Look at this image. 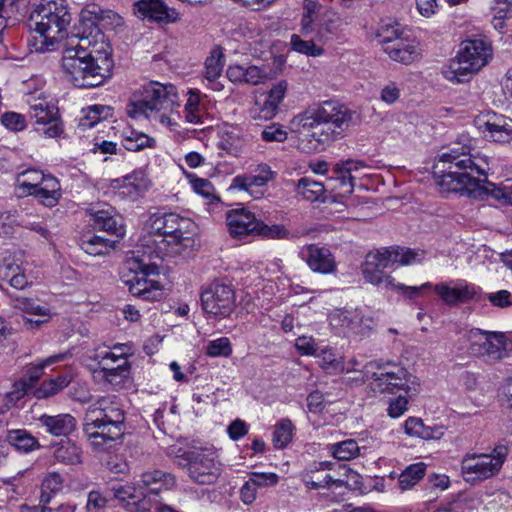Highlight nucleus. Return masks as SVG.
Segmentation results:
<instances>
[{
  "instance_id": "ea45409f",
  "label": "nucleus",
  "mask_w": 512,
  "mask_h": 512,
  "mask_svg": "<svg viewBox=\"0 0 512 512\" xmlns=\"http://www.w3.org/2000/svg\"><path fill=\"white\" fill-rule=\"evenodd\" d=\"M296 194L305 200L314 202L321 200L325 193L324 184L309 177L298 180L295 186Z\"/></svg>"
},
{
  "instance_id": "a878e982",
  "label": "nucleus",
  "mask_w": 512,
  "mask_h": 512,
  "mask_svg": "<svg viewBox=\"0 0 512 512\" xmlns=\"http://www.w3.org/2000/svg\"><path fill=\"white\" fill-rule=\"evenodd\" d=\"M306 252V263L313 272L320 274L336 272L337 263L328 248L310 244L306 247Z\"/></svg>"
},
{
  "instance_id": "a211bd4d",
  "label": "nucleus",
  "mask_w": 512,
  "mask_h": 512,
  "mask_svg": "<svg viewBox=\"0 0 512 512\" xmlns=\"http://www.w3.org/2000/svg\"><path fill=\"white\" fill-rule=\"evenodd\" d=\"M328 319L332 326L360 336L368 335L374 325L373 318L361 309H334Z\"/></svg>"
},
{
  "instance_id": "39448f33",
  "label": "nucleus",
  "mask_w": 512,
  "mask_h": 512,
  "mask_svg": "<svg viewBox=\"0 0 512 512\" xmlns=\"http://www.w3.org/2000/svg\"><path fill=\"white\" fill-rule=\"evenodd\" d=\"M124 412L112 399L101 398L88 406L83 432L95 452L106 451L123 436Z\"/></svg>"
},
{
  "instance_id": "f3484780",
  "label": "nucleus",
  "mask_w": 512,
  "mask_h": 512,
  "mask_svg": "<svg viewBox=\"0 0 512 512\" xmlns=\"http://www.w3.org/2000/svg\"><path fill=\"white\" fill-rule=\"evenodd\" d=\"M29 113L37 125H42V132L49 138H55L62 133V125L58 117V108L45 97L32 96L28 98Z\"/></svg>"
},
{
  "instance_id": "7c9ffc66",
  "label": "nucleus",
  "mask_w": 512,
  "mask_h": 512,
  "mask_svg": "<svg viewBox=\"0 0 512 512\" xmlns=\"http://www.w3.org/2000/svg\"><path fill=\"white\" fill-rule=\"evenodd\" d=\"M94 359L98 361L99 364V369L95 370L94 373L97 377L103 378L108 383L116 385L128 377V361H122V363H118L116 366H111L109 365L110 360L107 356H102V358H96V356H94Z\"/></svg>"
},
{
  "instance_id": "338daca9",
  "label": "nucleus",
  "mask_w": 512,
  "mask_h": 512,
  "mask_svg": "<svg viewBox=\"0 0 512 512\" xmlns=\"http://www.w3.org/2000/svg\"><path fill=\"white\" fill-rule=\"evenodd\" d=\"M2 124L12 131H22L26 128L24 115L16 112H7L1 117Z\"/></svg>"
},
{
  "instance_id": "c03bdc74",
  "label": "nucleus",
  "mask_w": 512,
  "mask_h": 512,
  "mask_svg": "<svg viewBox=\"0 0 512 512\" xmlns=\"http://www.w3.org/2000/svg\"><path fill=\"white\" fill-rule=\"evenodd\" d=\"M393 264H399L402 266L418 264L425 258V252L423 250H414L405 247H387Z\"/></svg>"
},
{
  "instance_id": "13d9d810",
  "label": "nucleus",
  "mask_w": 512,
  "mask_h": 512,
  "mask_svg": "<svg viewBox=\"0 0 512 512\" xmlns=\"http://www.w3.org/2000/svg\"><path fill=\"white\" fill-rule=\"evenodd\" d=\"M232 344L227 337H220L207 343L205 353L209 357H230Z\"/></svg>"
},
{
  "instance_id": "a19ab883",
  "label": "nucleus",
  "mask_w": 512,
  "mask_h": 512,
  "mask_svg": "<svg viewBox=\"0 0 512 512\" xmlns=\"http://www.w3.org/2000/svg\"><path fill=\"white\" fill-rule=\"evenodd\" d=\"M315 357L320 359V366L329 373L349 374L352 371L351 368H346L344 366L342 358L337 357L333 350L328 346L319 348Z\"/></svg>"
},
{
  "instance_id": "c756f323",
  "label": "nucleus",
  "mask_w": 512,
  "mask_h": 512,
  "mask_svg": "<svg viewBox=\"0 0 512 512\" xmlns=\"http://www.w3.org/2000/svg\"><path fill=\"white\" fill-rule=\"evenodd\" d=\"M30 196H34L39 203L46 207H54L62 197L61 185L58 179L47 174L41 182V186L39 185Z\"/></svg>"
},
{
  "instance_id": "f704fd0d",
  "label": "nucleus",
  "mask_w": 512,
  "mask_h": 512,
  "mask_svg": "<svg viewBox=\"0 0 512 512\" xmlns=\"http://www.w3.org/2000/svg\"><path fill=\"white\" fill-rule=\"evenodd\" d=\"M224 67V54L220 47L211 50L204 63L203 77L208 83L213 84V89L220 90L217 80L222 75Z\"/></svg>"
},
{
  "instance_id": "c85d7f7f",
  "label": "nucleus",
  "mask_w": 512,
  "mask_h": 512,
  "mask_svg": "<svg viewBox=\"0 0 512 512\" xmlns=\"http://www.w3.org/2000/svg\"><path fill=\"white\" fill-rule=\"evenodd\" d=\"M135 7L140 17L152 21L172 23L178 19V13L169 9L161 0H141Z\"/></svg>"
},
{
  "instance_id": "e433bc0d",
  "label": "nucleus",
  "mask_w": 512,
  "mask_h": 512,
  "mask_svg": "<svg viewBox=\"0 0 512 512\" xmlns=\"http://www.w3.org/2000/svg\"><path fill=\"white\" fill-rule=\"evenodd\" d=\"M55 459L65 465H75L82 462V450L70 440L61 441L53 451Z\"/></svg>"
},
{
  "instance_id": "0e129e2a",
  "label": "nucleus",
  "mask_w": 512,
  "mask_h": 512,
  "mask_svg": "<svg viewBox=\"0 0 512 512\" xmlns=\"http://www.w3.org/2000/svg\"><path fill=\"white\" fill-rule=\"evenodd\" d=\"M432 287L433 284H431L430 282H426L420 286H407L402 283H396L394 281V285H390L387 290L400 292L409 299H413L420 296L424 290L432 289Z\"/></svg>"
},
{
  "instance_id": "20e7f679",
  "label": "nucleus",
  "mask_w": 512,
  "mask_h": 512,
  "mask_svg": "<svg viewBox=\"0 0 512 512\" xmlns=\"http://www.w3.org/2000/svg\"><path fill=\"white\" fill-rule=\"evenodd\" d=\"M353 112L336 101H324L296 114L289 121L291 132L309 137L314 149H325L349 127Z\"/></svg>"
},
{
  "instance_id": "3c124183",
  "label": "nucleus",
  "mask_w": 512,
  "mask_h": 512,
  "mask_svg": "<svg viewBox=\"0 0 512 512\" xmlns=\"http://www.w3.org/2000/svg\"><path fill=\"white\" fill-rule=\"evenodd\" d=\"M9 443L20 452H30L39 447L38 441L25 430H13L8 434Z\"/></svg>"
},
{
  "instance_id": "4c0bfd02",
  "label": "nucleus",
  "mask_w": 512,
  "mask_h": 512,
  "mask_svg": "<svg viewBox=\"0 0 512 512\" xmlns=\"http://www.w3.org/2000/svg\"><path fill=\"white\" fill-rule=\"evenodd\" d=\"M93 224L96 229L103 230L121 237L124 235V229L117 219L108 210H92Z\"/></svg>"
},
{
  "instance_id": "b1692460",
  "label": "nucleus",
  "mask_w": 512,
  "mask_h": 512,
  "mask_svg": "<svg viewBox=\"0 0 512 512\" xmlns=\"http://www.w3.org/2000/svg\"><path fill=\"white\" fill-rule=\"evenodd\" d=\"M226 221L231 236L242 238L248 235H256L260 220L251 211L238 208L227 213Z\"/></svg>"
},
{
  "instance_id": "dca6fc26",
  "label": "nucleus",
  "mask_w": 512,
  "mask_h": 512,
  "mask_svg": "<svg viewBox=\"0 0 512 512\" xmlns=\"http://www.w3.org/2000/svg\"><path fill=\"white\" fill-rule=\"evenodd\" d=\"M288 84L282 80L272 85V87L260 97H256L249 108V116L253 120L268 121L273 119L283 102Z\"/></svg>"
},
{
  "instance_id": "a18cd8bd",
  "label": "nucleus",
  "mask_w": 512,
  "mask_h": 512,
  "mask_svg": "<svg viewBox=\"0 0 512 512\" xmlns=\"http://www.w3.org/2000/svg\"><path fill=\"white\" fill-rule=\"evenodd\" d=\"M0 279L8 281L16 289H23L28 285L24 270L13 262L0 265Z\"/></svg>"
},
{
  "instance_id": "393cba45",
  "label": "nucleus",
  "mask_w": 512,
  "mask_h": 512,
  "mask_svg": "<svg viewBox=\"0 0 512 512\" xmlns=\"http://www.w3.org/2000/svg\"><path fill=\"white\" fill-rule=\"evenodd\" d=\"M113 496L129 512H147L149 507L145 503L146 493L138 484H121L112 487Z\"/></svg>"
},
{
  "instance_id": "9d476101",
  "label": "nucleus",
  "mask_w": 512,
  "mask_h": 512,
  "mask_svg": "<svg viewBox=\"0 0 512 512\" xmlns=\"http://www.w3.org/2000/svg\"><path fill=\"white\" fill-rule=\"evenodd\" d=\"M129 274H123L122 281L134 296L145 300H158L162 297L163 291L161 284L150 275L158 273V267L155 264L146 263L144 259H138L132 256L127 260Z\"/></svg>"
},
{
  "instance_id": "f257e3e1",
  "label": "nucleus",
  "mask_w": 512,
  "mask_h": 512,
  "mask_svg": "<svg viewBox=\"0 0 512 512\" xmlns=\"http://www.w3.org/2000/svg\"><path fill=\"white\" fill-rule=\"evenodd\" d=\"M471 143H465L461 148L454 147L449 152L442 153L440 163L451 164L449 171L439 176L438 185L442 192H456L474 199L492 198L502 205H512V181L506 180L499 184L482 181L473 174L485 175L488 162L471 154Z\"/></svg>"
},
{
  "instance_id": "49530a36",
  "label": "nucleus",
  "mask_w": 512,
  "mask_h": 512,
  "mask_svg": "<svg viewBox=\"0 0 512 512\" xmlns=\"http://www.w3.org/2000/svg\"><path fill=\"white\" fill-rule=\"evenodd\" d=\"M186 178L193 191L209 200L210 204H220V197L216 194L212 183L204 178H199L193 173L185 172Z\"/></svg>"
},
{
  "instance_id": "4be33fe9",
  "label": "nucleus",
  "mask_w": 512,
  "mask_h": 512,
  "mask_svg": "<svg viewBox=\"0 0 512 512\" xmlns=\"http://www.w3.org/2000/svg\"><path fill=\"white\" fill-rule=\"evenodd\" d=\"M151 186L150 180L145 172L135 170L131 174L121 178L113 179L110 188L122 197L136 199L145 193Z\"/></svg>"
},
{
  "instance_id": "72a5a7b5",
  "label": "nucleus",
  "mask_w": 512,
  "mask_h": 512,
  "mask_svg": "<svg viewBox=\"0 0 512 512\" xmlns=\"http://www.w3.org/2000/svg\"><path fill=\"white\" fill-rule=\"evenodd\" d=\"M368 169L369 167L363 161L348 159L335 164L333 170L336 174L348 175V189L345 193L352 194L354 190V181L368 176V173L366 172Z\"/></svg>"
},
{
  "instance_id": "bf43d9fd",
  "label": "nucleus",
  "mask_w": 512,
  "mask_h": 512,
  "mask_svg": "<svg viewBox=\"0 0 512 512\" xmlns=\"http://www.w3.org/2000/svg\"><path fill=\"white\" fill-rule=\"evenodd\" d=\"M362 484V478L359 473L353 471L349 467L343 465L339 468V477H334V486H347L350 488H358Z\"/></svg>"
},
{
  "instance_id": "6ab92c4d",
  "label": "nucleus",
  "mask_w": 512,
  "mask_h": 512,
  "mask_svg": "<svg viewBox=\"0 0 512 512\" xmlns=\"http://www.w3.org/2000/svg\"><path fill=\"white\" fill-rule=\"evenodd\" d=\"M393 33L395 37L378 35L389 58L405 65L417 61L421 55L418 43L414 39L400 37L396 31Z\"/></svg>"
},
{
  "instance_id": "473e14b6",
  "label": "nucleus",
  "mask_w": 512,
  "mask_h": 512,
  "mask_svg": "<svg viewBox=\"0 0 512 512\" xmlns=\"http://www.w3.org/2000/svg\"><path fill=\"white\" fill-rule=\"evenodd\" d=\"M476 73L458 54L442 68L443 77L453 84L465 83Z\"/></svg>"
},
{
  "instance_id": "79ce46f5",
  "label": "nucleus",
  "mask_w": 512,
  "mask_h": 512,
  "mask_svg": "<svg viewBox=\"0 0 512 512\" xmlns=\"http://www.w3.org/2000/svg\"><path fill=\"white\" fill-rule=\"evenodd\" d=\"M115 243V240L93 235L82 239L81 249L91 256H103L109 254L114 249Z\"/></svg>"
},
{
  "instance_id": "6e6552de",
  "label": "nucleus",
  "mask_w": 512,
  "mask_h": 512,
  "mask_svg": "<svg viewBox=\"0 0 512 512\" xmlns=\"http://www.w3.org/2000/svg\"><path fill=\"white\" fill-rule=\"evenodd\" d=\"M365 377L373 392L394 394L401 391L408 393L412 376L406 368L399 364L371 362L365 366L364 372L359 371V376L355 380L362 383Z\"/></svg>"
},
{
  "instance_id": "680f3d73",
  "label": "nucleus",
  "mask_w": 512,
  "mask_h": 512,
  "mask_svg": "<svg viewBox=\"0 0 512 512\" xmlns=\"http://www.w3.org/2000/svg\"><path fill=\"white\" fill-rule=\"evenodd\" d=\"M288 138V133L282 125L272 123L266 126L261 132V139L265 142H284Z\"/></svg>"
},
{
  "instance_id": "aec40b11",
  "label": "nucleus",
  "mask_w": 512,
  "mask_h": 512,
  "mask_svg": "<svg viewBox=\"0 0 512 512\" xmlns=\"http://www.w3.org/2000/svg\"><path fill=\"white\" fill-rule=\"evenodd\" d=\"M457 54L478 73L492 58L493 50L491 44L484 39H469L461 43Z\"/></svg>"
},
{
  "instance_id": "58836bf2",
  "label": "nucleus",
  "mask_w": 512,
  "mask_h": 512,
  "mask_svg": "<svg viewBox=\"0 0 512 512\" xmlns=\"http://www.w3.org/2000/svg\"><path fill=\"white\" fill-rule=\"evenodd\" d=\"M46 176L42 171L27 169L17 175L16 187L22 195H31Z\"/></svg>"
},
{
  "instance_id": "864d4df0",
  "label": "nucleus",
  "mask_w": 512,
  "mask_h": 512,
  "mask_svg": "<svg viewBox=\"0 0 512 512\" xmlns=\"http://www.w3.org/2000/svg\"><path fill=\"white\" fill-rule=\"evenodd\" d=\"M329 450L334 458L348 461L358 456L360 448L355 440L349 439L332 444Z\"/></svg>"
},
{
  "instance_id": "052dcab7",
  "label": "nucleus",
  "mask_w": 512,
  "mask_h": 512,
  "mask_svg": "<svg viewBox=\"0 0 512 512\" xmlns=\"http://www.w3.org/2000/svg\"><path fill=\"white\" fill-rule=\"evenodd\" d=\"M256 235L267 239H287L290 235V232L284 225H266L262 221H259Z\"/></svg>"
},
{
  "instance_id": "4d7b16f0",
  "label": "nucleus",
  "mask_w": 512,
  "mask_h": 512,
  "mask_svg": "<svg viewBox=\"0 0 512 512\" xmlns=\"http://www.w3.org/2000/svg\"><path fill=\"white\" fill-rule=\"evenodd\" d=\"M70 383V378L67 375L59 376L55 379L44 381L41 386L35 391L37 398H47L57 394L63 388L67 387Z\"/></svg>"
},
{
  "instance_id": "1a4fd4ad",
  "label": "nucleus",
  "mask_w": 512,
  "mask_h": 512,
  "mask_svg": "<svg viewBox=\"0 0 512 512\" xmlns=\"http://www.w3.org/2000/svg\"><path fill=\"white\" fill-rule=\"evenodd\" d=\"M464 337L468 353L488 363L500 362L508 356L512 348L510 340L503 332L473 328L468 330Z\"/></svg>"
},
{
  "instance_id": "8fccbe9b",
  "label": "nucleus",
  "mask_w": 512,
  "mask_h": 512,
  "mask_svg": "<svg viewBox=\"0 0 512 512\" xmlns=\"http://www.w3.org/2000/svg\"><path fill=\"white\" fill-rule=\"evenodd\" d=\"M64 484L63 477L57 472H49L41 485L40 503L48 504L53 495L58 493Z\"/></svg>"
},
{
  "instance_id": "f8f14e48",
  "label": "nucleus",
  "mask_w": 512,
  "mask_h": 512,
  "mask_svg": "<svg viewBox=\"0 0 512 512\" xmlns=\"http://www.w3.org/2000/svg\"><path fill=\"white\" fill-rule=\"evenodd\" d=\"M217 450L213 447L194 448L185 453L188 473L196 483L209 485L216 482L222 472Z\"/></svg>"
},
{
  "instance_id": "412c9836",
  "label": "nucleus",
  "mask_w": 512,
  "mask_h": 512,
  "mask_svg": "<svg viewBox=\"0 0 512 512\" xmlns=\"http://www.w3.org/2000/svg\"><path fill=\"white\" fill-rule=\"evenodd\" d=\"M486 137L499 143H512V120L503 115L488 113L476 119Z\"/></svg>"
},
{
  "instance_id": "4468645a",
  "label": "nucleus",
  "mask_w": 512,
  "mask_h": 512,
  "mask_svg": "<svg viewBox=\"0 0 512 512\" xmlns=\"http://www.w3.org/2000/svg\"><path fill=\"white\" fill-rule=\"evenodd\" d=\"M435 295L446 306L457 307L477 300L478 288L465 279H449L432 287Z\"/></svg>"
},
{
  "instance_id": "2f4dec72",
  "label": "nucleus",
  "mask_w": 512,
  "mask_h": 512,
  "mask_svg": "<svg viewBox=\"0 0 512 512\" xmlns=\"http://www.w3.org/2000/svg\"><path fill=\"white\" fill-rule=\"evenodd\" d=\"M39 421L46 431L54 436H66L76 428V420L70 414L42 415Z\"/></svg>"
},
{
  "instance_id": "5701e85b",
  "label": "nucleus",
  "mask_w": 512,
  "mask_h": 512,
  "mask_svg": "<svg viewBox=\"0 0 512 512\" xmlns=\"http://www.w3.org/2000/svg\"><path fill=\"white\" fill-rule=\"evenodd\" d=\"M17 308L24 313L22 325L26 329H39L54 316V312L48 305L29 298L18 300Z\"/></svg>"
},
{
  "instance_id": "2eb2a0df",
  "label": "nucleus",
  "mask_w": 512,
  "mask_h": 512,
  "mask_svg": "<svg viewBox=\"0 0 512 512\" xmlns=\"http://www.w3.org/2000/svg\"><path fill=\"white\" fill-rule=\"evenodd\" d=\"M392 265L391 253L387 247L371 251L362 264L363 277L374 286L388 289L390 285H394V278L385 270Z\"/></svg>"
},
{
  "instance_id": "f03ea898",
  "label": "nucleus",
  "mask_w": 512,
  "mask_h": 512,
  "mask_svg": "<svg viewBox=\"0 0 512 512\" xmlns=\"http://www.w3.org/2000/svg\"><path fill=\"white\" fill-rule=\"evenodd\" d=\"M112 48L106 36L96 32L91 37H71L64 45L61 69L74 86L92 88L111 76Z\"/></svg>"
},
{
  "instance_id": "cd10ccee",
  "label": "nucleus",
  "mask_w": 512,
  "mask_h": 512,
  "mask_svg": "<svg viewBox=\"0 0 512 512\" xmlns=\"http://www.w3.org/2000/svg\"><path fill=\"white\" fill-rule=\"evenodd\" d=\"M248 140L237 125H224L220 131L218 146L227 154L238 157L245 152Z\"/></svg>"
},
{
  "instance_id": "e2e57ef3",
  "label": "nucleus",
  "mask_w": 512,
  "mask_h": 512,
  "mask_svg": "<svg viewBox=\"0 0 512 512\" xmlns=\"http://www.w3.org/2000/svg\"><path fill=\"white\" fill-rule=\"evenodd\" d=\"M131 353V347L127 344H117L114 345L109 351H97L95 356L96 358H102V356H107L112 362L127 361L126 357Z\"/></svg>"
},
{
  "instance_id": "9b49d317",
  "label": "nucleus",
  "mask_w": 512,
  "mask_h": 512,
  "mask_svg": "<svg viewBox=\"0 0 512 512\" xmlns=\"http://www.w3.org/2000/svg\"><path fill=\"white\" fill-rule=\"evenodd\" d=\"M507 458V448L497 446L490 453L466 455L461 462V472L465 481L482 482L496 476Z\"/></svg>"
},
{
  "instance_id": "09e8293b",
  "label": "nucleus",
  "mask_w": 512,
  "mask_h": 512,
  "mask_svg": "<svg viewBox=\"0 0 512 512\" xmlns=\"http://www.w3.org/2000/svg\"><path fill=\"white\" fill-rule=\"evenodd\" d=\"M248 186L250 189V197L259 198L262 193L255 190L256 188L264 187L268 182L274 180L275 173L271 170L267 164L259 165L258 174L247 175Z\"/></svg>"
},
{
  "instance_id": "5fc2aeb1",
  "label": "nucleus",
  "mask_w": 512,
  "mask_h": 512,
  "mask_svg": "<svg viewBox=\"0 0 512 512\" xmlns=\"http://www.w3.org/2000/svg\"><path fill=\"white\" fill-rule=\"evenodd\" d=\"M294 425L289 419H282L276 425L273 433V444L276 448H285L292 440Z\"/></svg>"
},
{
  "instance_id": "ddd939ff",
  "label": "nucleus",
  "mask_w": 512,
  "mask_h": 512,
  "mask_svg": "<svg viewBox=\"0 0 512 512\" xmlns=\"http://www.w3.org/2000/svg\"><path fill=\"white\" fill-rule=\"evenodd\" d=\"M202 308L206 314L214 318H226L235 308V292L233 288L221 282H213L201 293Z\"/></svg>"
},
{
  "instance_id": "7ed1b4c3",
  "label": "nucleus",
  "mask_w": 512,
  "mask_h": 512,
  "mask_svg": "<svg viewBox=\"0 0 512 512\" xmlns=\"http://www.w3.org/2000/svg\"><path fill=\"white\" fill-rule=\"evenodd\" d=\"M147 237L141 240L149 255L164 259L186 257L196 246L197 224L190 218L176 213H156L145 223Z\"/></svg>"
},
{
  "instance_id": "423d86ee",
  "label": "nucleus",
  "mask_w": 512,
  "mask_h": 512,
  "mask_svg": "<svg viewBox=\"0 0 512 512\" xmlns=\"http://www.w3.org/2000/svg\"><path fill=\"white\" fill-rule=\"evenodd\" d=\"M33 30L39 35L30 42L35 52L51 51L67 33L71 14L64 0H44L31 14Z\"/></svg>"
},
{
  "instance_id": "37998d69",
  "label": "nucleus",
  "mask_w": 512,
  "mask_h": 512,
  "mask_svg": "<svg viewBox=\"0 0 512 512\" xmlns=\"http://www.w3.org/2000/svg\"><path fill=\"white\" fill-rule=\"evenodd\" d=\"M184 118L188 123L201 124L205 115L204 106L201 104L200 93L189 91L187 101L184 105Z\"/></svg>"
},
{
  "instance_id": "c9c22d12",
  "label": "nucleus",
  "mask_w": 512,
  "mask_h": 512,
  "mask_svg": "<svg viewBox=\"0 0 512 512\" xmlns=\"http://www.w3.org/2000/svg\"><path fill=\"white\" fill-rule=\"evenodd\" d=\"M156 139L148 134L134 129L124 130L122 134L123 146L133 152L156 147Z\"/></svg>"
},
{
  "instance_id": "603ef678",
  "label": "nucleus",
  "mask_w": 512,
  "mask_h": 512,
  "mask_svg": "<svg viewBox=\"0 0 512 512\" xmlns=\"http://www.w3.org/2000/svg\"><path fill=\"white\" fill-rule=\"evenodd\" d=\"M110 108L104 105H92L82 110L83 116L79 120L82 129L91 128L101 119L110 115Z\"/></svg>"
},
{
  "instance_id": "69168bd1",
  "label": "nucleus",
  "mask_w": 512,
  "mask_h": 512,
  "mask_svg": "<svg viewBox=\"0 0 512 512\" xmlns=\"http://www.w3.org/2000/svg\"><path fill=\"white\" fill-rule=\"evenodd\" d=\"M296 350L304 356H316L319 350L315 339L312 336H301L295 341Z\"/></svg>"
},
{
  "instance_id": "de8ad7c7",
  "label": "nucleus",
  "mask_w": 512,
  "mask_h": 512,
  "mask_svg": "<svg viewBox=\"0 0 512 512\" xmlns=\"http://www.w3.org/2000/svg\"><path fill=\"white\" fill-rule=\"evenodd\" d=\"M426 464L419 462L408 466L398 478L399 488L406 491L414 487L425 475Z\"/></svg>"
},
{
  "instance_id": "6e6d98bb",
  "label": "nucleus",
  "mask_w": 512,
  "mask_h": 512,
  "mask_svg": "<svg viewBox=\"0 0 512 512\" xmlns=\"http://www.w3.org/2000/svg\"><path fill=\"white\" fill-rule=\"evenodd\" d=\"M290 45L293 51L306 56L318 57L324 53V49L314 41L304 40L297 34L291 35Z\"/></svg>"
},
{
  "instance_id": "0eeeda50",
  "label": "nucleus",
  "mask_w": 512,
  "mask_h": 512,
  "mask_svg": "<svg viewBox=\"0 0 512 512\" xmlns=\"http://www.w3.org/2000/svg\"><path fill=\"white\" fill-rule=\"evenodd\" d=\"M177 98V90L173 85L149 82L142 87L140 95L128 104L127 114L133 119L146 118L154 125L172 127L175 123L169 113Z\"/></svg>"
},
{
  "instance_id": "bb28decb",
  "label": "nucleus",
  "mask_w": 512,
  "mask_h": 512,
  "mask_svg": "<svg viewBox=\"0 0 512 512\" xmlns=\"http://www.w3.org/2000/svg\"><path fill=\"white\" fill-rule=\"evenodd\" d=\"M226 75L232 83L239 85H259L269 78L266 70L256 65L233 64L228 66Z\"/></svg>"
},
{
  "instance_id": "774afa93",
  "label": "nucleus",
  "mask_w": 512,
  "mask_h": 512,
  "mask_svg": "<svg viewBox=\"0 0 512 512\" xmlns=\"http://www.w3.org/2000/svg\"><path fill=\"white\" fill-rule=\"evenodd\" d=\"M425 424L420 418L417 417H409L404 422V431L410 437H416L424 440V437L427 436L425 434Z\"/></svg>"
}]
</instances>
